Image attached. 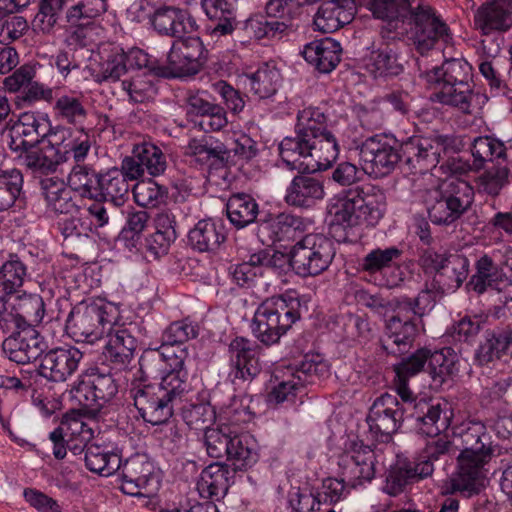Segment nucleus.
<instances>
[{
  "label": "nucleus",
  "mask_w": 512,
  "mask_h": 512,
  "mask_svg": "<svg viewBox=\"0 0 512 512\" xmlns=\"http://www.w3.org/2000/svg\"><path fill=\"white\" fill-rule=\"evenodd\" d=\"M338 464L342 479H325L322 491L317 493V497H321L324 504H334L345 497V481L356 487L370 482L375 476L374 453L369 447L361 446L345 451L340 456Z\"/></svg>",
  "instance_id": "6"
},
{
  "label": "nucleus",
  "mask_w": 512,
  "mask_h": 512,
  "mask_svg": "<svg viewBox=\"0 0 512 512\" xmlns=\"http://www.w3.org/2000/svg\"><path fill=\"white\" fill-rule=\"evenodd\" d=\"M205 92L190 93L187 97V114L195 116V126L204 132L219 131L227 125L224 108L208 101Z\"/></svg>",
  "instance_id": "22"
},
{
  "label": "nucleus",
  "mask_w": 512,
  "mask_h": 512,
  "mask_svg": "<svg viewBox=\"0 0 512 512\" xmlns=\"http://www.w3.org/2000/svg\"><path fill=\"white\" fill-rule=\"evenodd\" d=\"M27 277L26 265L18 257H11L0 267V296L18 293Z\"/></svg>",
  "instance_id": "54"
},
{
  "label": "nucleus",
  "mask_w": 512,
  "mask_h": 512,
  "mask_svg": "<svg viewBox=\"0 0 512 512\" xmlns=\"http://www.w3.org/2000/svg\"><path fill=\"white\" fill-rule=\"evenodd\" d=\"M359 155L365 173L375 178L391 173L401 159L397 141L384 135L367 138Z\"/></svg>",
  "instance_id": "11"
},
{
  "label": "nucleus",
  "mask_w": 512,
  "mask_h": 512,
  "mask_svg": "<svg viewBox=\"0 0 512 512\" xmlns=\"http://www.w3.org/2000/svg\"><path fill=\"white\" fill-rule=\"evenodd\" d=\"M310 143L301 133H296L295 137H285L281 141L279 153L282 161L289 169L308 173L306 165L308 163Z\"/></svg>",
  "instance_id": "44"
},
{
  "label": "nucleus",
  "mask_w": 512,
  "mask_h": 512,
  "mask_svg": "<svg viewBox=\"0 0 512 512\" xmlns=\"http://www.w3.org/2000/svg\"><path fill=\"white\" fill-rule=\"evenodd\" d=\"M363 5L375 18L386 22L397 36L407 35L414 49L421 55L435 51L438 41L448 42L450 30L435 10L424 3L411 8L409 0H363Z\"/></svg>",
  "instance_id": "1"
},
{
  "label": "nucleus",
  "mask_w": 512,
  "mask_h": 512,
  "mask_svg": "<svg viewBox=\"0 0 512 512\" xmlns=\"http://www.w3.org/2000/svg\"><path fill=\"white\" fill-rule=\"evenodd\" d=\"M49 131L47 118L24 112L9 130V146L13 151H27L44 140Z\"/></svg>",
  "instance_id": "19"
},
{
  "label": "nucleus",
  "mask_w": 512,
  "mask_h": 512,
  "mask_svg": "<svg viewBox=\"0 0 512 512\" xmlns=\"http://www.w3.org/2000/svg\"><path fill=\"white\" fill-rule=\"evenodd\" d=\"M230 486V469L221 462H215L205 467L197 481L199 495L205 499L220 500Z\"/></svg>",
  "instance_id": "37"
},
{
  "label": "nucleus",
  "mask_w": 512,
  "mask_h": 512,
  "mask_svg": "<svg viewBox=\"0 0 512 512\" xmlns=\"http://www.w3.org/2000/svg\"><path fill=\"white\" fill-rule=\"evenodd\" d=\"M151 25L161 35L182 37L198 29L197 22L186 10L160 5Z\"/></svg>",
  "instance_id": "24"
},
{
  "label": "nucleus",
  "mask_w": 512,
  "mask_h": 512,
  "mask_svg": "<svg viewBox=\"0 0 512 512\" xmlns=\"http://www.w3.org/2000/svg\"><path fill=\"white\" fill-rule=\"evenodd\" d=\"M474 202V188L461 178L449 177L427 192L425 203L429 219L437 225H451Z\"/></svg>",
  "instance_id": "5"
},
{
  "label": "nucleus",
  "mask_w": 512,
  "mask_h": 512,
  "mask_svg": "<svg viewBox=\"0 0 512 512\" xmlns=\"http://www.w3.org/2000/svg\"><path fill=\"white\" fill-rule=\"evenodd\" d=\"M358 190V205L363 214V221L367 225H375L383 217L386 207L384 191L374 185L356 187Z\"/></svg>",
  "instance_id": "46"
},
{
  "label": "nucleus",
  "mask_w": 512,
  "mask_h": 512,
  "mask_svg": "<svg viewBox=\"0 0 512 512\" xmlns=\"http://www.w3.org/2000/svg\"><path fill=\"white\" fill-rule=\"evenodd\" d=\"M362 68L374 79L397 76L404 69L398 51L389 45L373 48L363 57Z\"/></svg>",
  "instance_id": "32"
},
{
  "label": "nucleus",
  "mask_w": 512,
  "mask_h": 512,
  "mask_svg": "<svg viewBox=\"0 0 512 512\" xmlns=\"http://www.w3.org/2000/svg\"><path fill=\"white\" fill-rule=\"evenodd\" d=\"M403 147L408 162L414 167L418 166L421 171L435 168L442 155L460 150L456 139L448 135L413 138Z\"/></svg>",
  "instance_id": "12"
},
{
  "label": "nucleus",
  "mask_w": 512,
  "mask_h": 512,
  "mask_svg": "<svg viewBox=\"0 0 512 512\" xmlns=\"http://www.w3.org/2000/svg\"><path fill=\"white\" fill-rule=\"evenodd\" d=\"M23 188V175L18 169L0 173V212L14 206Z\"/></svg>",
  "instance_id": "61"
},
{
  "label": "nucleus",
  "mask_w": 512,
  "mask_h": 512,
  "mask_svg": "<svg viewBox=\"0 0 512 512\" xmlns=\"http://www.w3.org/2000/svg\"><path fill=\"white\" fill-rule=\"evenodd\" d=\"M356 197H358V190L353 188L344 190L329 200L327 212L333 224L346 228L364 223V216Z\"/></svg>",
  "instance_id": "28"
},
{
  "label": "nucleus",
  "mask_w": 512,
  "mask_h": 512,
  "mask_svg": "<svg viewBox=\"0 0 512 512\" xmlns=\"http://www.w3.org/2000/svg\"><path fill=\"white\" fill-rule=\"evenodd\" d=\"M473 167L481 169L486 162L504 160L506 147L504 143L490 136L477 137L471 145Z\"/></svg>",
  "instance_id": "55"
},
{
  "label": "nucleus",
  "mask_w": 512,
  "mask_h": 512,
  "mask_svg": "<svg viewBox=\"0 0 512 512\" xmlns=\"http://www.w3.org/2000/svg\"><path fill=\"white\" fill-rule=\"evenodd\" d=\"M131 393L134 405L145 422L161 425L173 415L174 402L158 386L138 385Z\"/></svg>",
  "instance_id": "14"
},
{
  "label": "nucleus",
  "mask_w": 512,
  "mask_h": 512,
  "mask_svg": "<svg viewBox=\"0 0 512 512\" xmlns=\"http://www.w3.org/2000/svg\"><path fill=\"white\" fill-rule=\"evenodd\" d=\"M309 157L306 168L308 173L326 170L331 167L339 154L338 142L332 132L310 140Z\"/></svg>",
  "instance_id": "41"
},
{
  "label": "nucleus",
  "mask_w": 512,
  "mask_h": 512,
  "mask_svg": "<svg viewBox=\"0 0 512 512\" xmlns=\"http://www.w3.org/2000/svg\"><path fill=\"white\" fill-rule=\"evenodd\" d=\"M178 38L167 55L169 69L176 77L196 73L198 61L204 52L201 39L199 37Z\"/></svg>",
  "instance_id": "20"
},
{
  "label": "nucleus",
  "mask_w": 512,
  "mask_h": 512,
  "mask_svg": "<svg viewBox=\"0 0 512 512\" xmlns=\"http://www.w3.org/2000/svg\"><path fill=\"white\" fill-rule=\"evenodd\" d=\"M230 372L232 382L250 381L260 372V364L253 344L245 338L237 337L229 345Z\"/></svg>",
  "instance_id": "21"
},
{
  "label": "nucleus",
  "mask_w": 512,
  "mask_h": 512,
  "mask_svg": "<svg viewBox=\"0 0 512 512\" xmlns=\"http://www.w3.org/2000/svg\"><path fill=\"white\" fill-rule=\"evenodd\" d=\"M335 256L333 242L321 234H308L290 252L289 263L296 274L307 277L325 271Z\"/></svg>",
  "instance_id": "7"
},
{
  "label": "nucleus",
  "mask_w": 512,
  "mask_h": 512,
  "mask_svg": "<svg viewBox=\"0 0 512 512\" xmlns=\"http://www.w3.org/2000/svg\"><path fill=\"white\" fill-rule=\"evenodd\" d=\"M324 186L317 178L300 175L294 177L289 187L285 200L288 204L298 207H311L318 200L324 198Z\"/></svg>",
  "instance_id": "39"
},
{
  "label": "nucleus",
  "mask_w": 512,
  "mask_h": 512,
  "mask_svg": "<svg viewBox=\"0 0 512 512\" xmlns=\"http://www.w3.org/2000/svg\"><path fill=\"white\" fill-rule=\"evenodd\" d=\"M342 48L332 38L314 40L306 44L302 55L304 59L321 73H330L341 60Z\"/></svg>",
  "instance_id": "34"
},
{
  "label": "nucleus",
  "mask_w": 512,
  "mask_h": 512,
  "mask_svg": "<svg viewBox=\"0 0 512 512\" xmlns=\"http://www.w3.org/2000/svg\"><path fill=\"white\" fill-rule=\"evenodd\" d=\"M459 357L450 347L431 352L429 350L428 372L435 386H442L458 372Z\"/></svg>",
  "instance_id": "43"
},
{
  "label": "nucleus",
  "mask_w": 512,
  "mask_h": 512,
  "mask_svg": "<svg viewBox=\"0 0 512 512\" xmlns=\"http://www.w3.org/2000/svg\"><path fill=\"white\" fill-rule=\"evenodd\" d=\"M226 211L231 224L240 229L255 221L258 204L250 195L238 193L229 198Z\"/></svg>",
  "instance_id": "52"
},
{
  "label": "nucleus",
  "mask_w": 512,
  "mask_h": 512,
  "mask_svg": "<svg viewBox=\"0 0 512 512\" xmlns=\"http://www.w3.org/2000/svg\"><path fill=\"white\" fill-rule=\"evenodd\" d=\"M98 198L120 206L128 197L129 184L118 168H112L99 175Z\"/></svg>",
  "instance_id": "48"
},
{
  "label": "nucleus",
  "mask_w": 512,
  "mask_h": 512,
  "mask_svg": "<svg viewBox=\"0 0 512 512\" xmlns=\"http://www.w3.org/2000/svg\"><path fill=\"white\" fill-rule=\"evenodd\" d=\"M108 341L105 345L104 355L117 369L127 367L134 357L137 340L129 328L114 326L113 331L106 332Z\"/></svg>",
  "instance_id": "30"
},
{
  "label": "nucleus",
  "mask_w": 512,
  "mask_h": 512,
  "mask_svg": "<svg viewBox=\"0 0 512 512\" xmlns=\"http://www.w3.org/2000/svg\"><path fill=\"white\" fill-rule=\"evenodd\" d=\"M419 77L427 86L439 83H470L471 66L463 59L445 61L440 67L428 68L421 60H417Z\"/></svg>",
  "instance_id": "26"
},
{
  "label": "nucleus",
  "mask_w": 512,
  "mask_h": 512,
  "mask_svg": "<svg viewBox=\"0 0 512 512\" xmlns=\"http://www.w3.org/2000/svg\"><path fill=\"white\" fill-rule=\"evenodd\" d=\"M274 386L268 395L270 403L280 404L292 400L302 384L293 373V367L276 368L273 374Z\"/></svg>",
  "instance_id": "53"
},
{
  "label": "nucleus",
  "mask_w": 512,
  "mask_h": 512,
  "mask_svg": "<svg viewBox=\"0 0 512 512\" xmlns=\"http://www.w3.org/2000/svg\"><path fill=\"white\" fill-rule=\"evenodd\" d=\"M509 183V169L503 165L493 166L476 179L478 193L496 197Z\"/></svg>",
  "instance_id": "62"
},
{
  "label": "nucleus",
  "mask_w": 512,
  "mask_h": 512,
  "mask_svg": "<svg viewBox=\"0 0 512 512\" xmlns=\"http://www.w3.org/2000/svg\"><path fill=\"white\" fill-rule=\"evenodd\" d=\"M120 318L119 308L110 302L96 300L81 302L70 311L66 331L76 342L90 344L113 331Z\"/></svg>",
  "instance_id": "4"
},
{
  "label": "nucleus",
  "mask_w": 512,
  "mask_h": 512,
  "mask_svg": "<svg viewBox=\"0 0 512 512\" xmlns=\"http://www.w3.org/2000/svg\"><path fill=\"white\" fill-rule=\"evenodd\" d=\"M85 464L91 472L107 477L120 469L121 458L109 447L91 443L85 452Z\"/></svg>",
  "instance_id": "47"
},
{
  "label": "nucleus",
  "mask_w": 512,
  "mask_h": 512,
  "mask_svg": "<svg viewBox=\"0 0 512 512\" xmlns=\"http://www.w3.org/2000/svg\"><path fill=\"white\" fill-rule=\"evenodd\" d=\"M474 24L483 34L508 30L512 26V1L494 0L481 5L474 15Z\"/></svg>",
  "instance_id": "27"
},
{
  "label": "nucleus",
  "mask_w": 512,
  "mask_h": 512,
  "mask_svg": "<svg viewBox=\"0 0 512 512\" xmlns=\"http://www.w3.org/2000/svg\"><path fill=\"white\" fill-rule=\"evenodd\" d=\"M410 408L419 411V413H413L411 416L416 418L418 430L422 434L436 436L449 425L448 418L441 417L442 408L440 403L429 404L425 401H420L415 404L413 402Z\"/></svg>",
  "instance_id": "50"
},
{
  "label": "nucleus",
  "mask_w": 512,
  "mask_h": 512,
  "mask_svg": "<svg viewBox=\"0 0 512 512\" xmlns=\"http://www.w3.org/2000/svg\"><path fill=\"white\" fill-rule=\"evenodd\" d=\"M299 308L300 301L290 294L265 299L254 313L253 335L266 346L277 343L299 320Z\"/></svg>",
  "instance_id": "3"
},
{
  "label": "nucleus",
  "mask_w": 512,
  "mask_h": 512,
  "mask_svg": "<svg viewBox=\"0 0 512 512\" xmlns=\"http://www.w3.org/2000/svg\"><path fill=\"white\" fill-rule=\"evenodd\" d=\"M491 453L459 454L457 472L450 478L452 492L478 493L485 478L484 466Z\"/></svg>",
  "instance_id": "16"
},
{
  "label": "nucleus",
  "mask_w": 512,
  "mask_h": 512,
  "mask_svg": "<svg viewBox=\"0 0 512 512\" xmlns=\"http://www.w3.org/2000/svg\"><path fill=\"white\" fill-rule=\"evenodd\" d=\"M227 459L231 461L234 470H245L258 461L256 440L247 434L231 437Z\"/></svg>",
  "instance_id": "51"
},
{
  "label": "nucleus",
  "mask_w": 512,
  "mask_h": 512,
  "mask_svg": "<svg viewBox=\"0 0 512 512\" xmlns=\"http://www.w3.org/2000/svg\"><path fill=\"white\" fill-rule=\"evenodd\" d=\"M467 288L477 294H483L488 289H492L505 293L508 298V278L487 255L477 260L476 273L467 283Z\"/></svg>",
  "instance_id": "33"
},
{
  "label": "nucleus",
  "mask_w": 512,
  "mask_h": 512,
  "mask_svg": "<svg viewBox=\"0 0 512 512\" xmlns=\"http://www.w3.org/2000/svg\"><path fill=\"white\" fill-rule=\"evenodd\" d=\"M99 175L86 165H75L67 178L69 188L82 197L98 199Z\"/></svg>",
  "instance_id": "56"
},
{
  "label": "nucleus",
  "mask_w": 512,
  "mask_h": 512,
  "mask_svg": "<svg viewBox=\"0 0 512 512\" xmlns=\"http://www.w3.org/2000/svg\"><path fill=\"white\" fill-rule=\"evenodd\" d=\"M302 220L289 213H281L263 226L273 242L292 240L301 229Z\"/></svg>",
  "instance_id": "63"
},
{
  "label": "nucleus",
  "mask_w": 512,
  "mask_h": 512,
  "mask_svg": "<svg viewBox=\"0 0 512 512\" xmlns=\"http://www.w3.org/2000/svg\"><path fill=\"white\" fill-rule=\"evenodd\" d=\"M123 49L113 46L100 52V60L91 68V75L97 83L116 82L126 71Z\"/></svg>",
  "instance_id": "42"
},
{
  "label": "nucleus",
  "mask_w": 512,
  "mask_h": 512,
  "mask_svg": "<svg viewBox=\"0 0 512 512\" xmlns=\"http://www.w3.org/2000/svg\"><path fill=\"white\" fill-rule=\"evenodd\" d=\"M331 132L327 127L325 113L316 107H307L297 115L296 133H301L309 141Z\"/></svg>",
  "instance_id": "57"
},
{
  "label": "nucleus",
  "mask_w": 512,
  "mask_h": 512,
  "mask_svg": "<svg viewBox=\"0 0 512 512\" xmlns=\"http://www.w3.org/2000/svg\"><path fill=\"white\" fill-rule=\"evenodd\" d=\"M52 102L54 117L61 122L77 125L83 124L87 119L86 98L82 92L56 91Z\"/></svg>",
  "instance_id": "35"
},
{
  "label": "nucleus",
  "mask_w": 512,
  "mask_h": 512,
  "mask_svg": "<svg viewBox=\"0 0 512 512\" xmlns=\"http://www.w3.org/2000/svg\"><path fill=\"white\" fill-rule=\"evenodd\" d=\"M82 358L76 347L51 349L41 356L39 373L49 381L64 382L77 371Z\"/></svg>",
  "instance_id": "18"
},
{
  "label": "nucleus",
  "mask_w": 512,
  "mask_h": 512,
  "mask_svg": "<svg viewBox=\"0 0 512 512\" xmlns=\"http://www.w3.org/2000/svg\"><path fill=\"white\" fill-rule=\"evenodd\" d=\"M412 405L400 403L395 395L385 393L372 404L367 423L369 429L377 437L388 439L401 426L404 415Z\"/></svg>",
  "instance_id": "13"
},
{
  "label": "nucleus",
  "mask_w": 512,
  "mask_h": 512,
  "mask_svg": "<svg viewBox=\"0 0 512 512\" xmlns=\"http://www.w3.org/2000/svg\"><path fill=\"white\" fill-rule=\"evenodd\" d=\"M491 453L459 454L457 472L450 478L452 492L478 493L485 478L484 466Z\"/></svg>",
  "instance_id": "17"
},
{
  "label": "nucleus",
  "mask_w": 512,
  "mask_h": 512,
  "mask_svg": "<svg viewBox=\"0 0 512 512\" xmlns=\"http://www.w3.org/2000/svg\"><path fill=\"white\" fill-rule=\"evenodd\" d=\"M123 493L134 497H152L159 488V477L154 463L145 454H135L121 465Z\"/></svg>",
  "instance_id": "10"
},
{
  "label": "nucleus",
  "mask_w": 512,
  "mask_h": 512,
  "mask_svg": "<svg viewBox=\"0 0 512 512\" xmlns=\"http://www.w3.org/2000/svg\"><path fill=\"white\" fill-rule=\"evenodd\" d=\"M157 356L166 363L169 370L164 374L160 383L151 385L158 386L161 392L175 403L189 390L188 372L185 367L188 351L187 349H178L176 352L164 348L163 352H157Z\"/></svg>",
  "instance_id": "15"
},
{
  "label": "nucleus",
  "mask_w": 512,
  "mask_h": 512,
  "mask_svg": "<svg viewBox=\"0 0 512 512\" xmlns=\"http://www.w3.org/2000/svg\"><path fill=\"white\" fill-rule=\"evenodd\" d=\"M225 239L223 224L210 219L200 220L188 234L190 245L200 252L216 251Z\"/></svg>",
  "instance_id": "40"
},
{
  "label": "nucleus",
  "mask_w": 512,
  "mask_h": 512,
  "mask_svg": "<svg viewBox=\"0 0 512 512\" xmlns=\"http://www.w3.org/2000/svg\"><path fill=\"white\" fill-rule=\"evenodd\" d=\"M153 78L152 75L139 73L130 79L123 80L121 88L127 94L129 101L143 103L153 99L157 94Z\"/></svg>",
  "instance_id": "60"
},
{
  "label": "nucleus",
  "mask_w": 512,
  "mask_h": 512,
  "mask_svg": "<svg viewBox=\"0 0 512 512\" xmlns=\"http://www.w3.org/2000/svg\"><path fill=\"white\" fill-rule=\"evenodd\" d=\"M199 334V325L189 319H183L171 323L162 334V345L158 352H163V349H170L171 351H178V349H184L178 346L176 349L173 348L175 345L185 343L190 339H194Z\"/></svg>",
  "instance_id": "58"
},
{
  "label": "nucleus",
  "mask_w": 512,
  "mask_h": 512,
  "mask_svg": "<svg viewBox=\"0 0 512 512\" xmlns=\"http://www.w3.org/2000/svg\"><path fill=\"white\" fill-rule=\"evenodd\" d=\"M284 255L268 249L260 250L250 255L248 261L229 267L232 280L241 287H250L256 280L262 267H276Z\"/></svg>",
  "instance_id": "31"
},
{
  "label": "nucleus",
  "mask_w": 512,
  "mask_h": 512,
  "mask_svg": "<svg viewBox=\"0 0 512 512\" xmlns=\"http://www.w3.org/2000/svg\"><path fill=\"white\" fill-rule=\"evenodd\" d=\"M118 387L109 373L98 368L85 371L70 390L71 396L79 405L89 411H97L111 400Z\"/></svg>",
  "instance_id": "9"
},
{
  "label": "nucleus",
  "mask_w": 512,
  "mask_h": 512,
  "mask_svg": "<svg viewBox=\"0 0 512 512\" xmlns=\"http://www.w3.org/2000/svg\"><path fill=\"white\" fill-rule=\"evenodd\" d=\"M43 195L47 207L60 214H71L78 210L73 200L72 190L67 188L62 181L46 179L42 181Z\"/></svg>",
  "instance_id": "49"
},
{
  "label": "nucleus",
  "mask_w": 512,
  "mask_h": 512,
  "mask_svg": "<svg viewBox=\"0 0 512 512\" xmlns=\"http://www.w3.org/2000/svg\"><path fill=\"white\" fill-rule=\"evenodd\" d=\"M2 351L17 364H28L42 355L41 341L35 328L13 331L2 343Z\"/></svg>",
  "instance_id": "23"
},
{
  "label": "nucleus",
  "mask_w": 512,
  "mask_h": 512,
  "mask_svg": "<svg viewBox=\"0 0 512 512\" xmlns=\"http://www.w3.org/2000/svg\"><path fill=\"white\" fill-rule=\"evenodd\" d=\"M107 9V0H39L31 27L36 34L52 35L60 19L78 28L102 16Z\"/></svg>",
  "instance_id": "2"
},
{
  "label": "nucleus",
  "mask_w": 512,
  "mask_h": 512,
  "mask_svg": "<svg viewBox=\"0 0 512 512\" xmlns=\"http://www.w3.org/2000/svg\"><path fill=\"white\" fill-rule=\"evenodd\" d=\"M357 0H324L315 16L317 30L331 33L349 24L356 13Z\"/></svg>",
  "instance_id": "25"
},
{
  "label": "nucleus",
  "mask_w": 512,
  "mask_h": 512,
  "mask_svg": "<svg viewBox=\"0 0 512 512\" xmlns=\"http://www.w3.org/2000/svg\"><path fill=\"white\" fill-rule=\"evenodd\" d=\"M428 357L429 349L421 348L394 366L396 373L394 389L405 404L412 405L416 400V395L409 388L408 381L424 369L425 364L428 363Z\"/></svg>",
  "instance_id": "29"
},
{
  "label": "nucleus",
  "mask_w": 512,
  "mask_h": 512,
  "mask_svg": "<svg viewBox=\"0 0 512 512\" xmlns=\"http://www.w3.org/2000/svg\"><path fill=\"white\" fill-rule=\"evenodd\" d=\"M135 156L151 176L161 175L166 170L167 162L162 150L151 142L135 145Z\"/></svg>",
  "instance_id": "64"
},
{
  "label": "nucleus",
  "mask_w": 512,
  "mask_h": 512,
  "mask_svg": "<svg viewBox=\"0 0 512 512\" xmlns=\"http://www.w3.org/2000/svg\"><path fill=\"white\" fill-rule=\"evenodd\" d=\"M245 88L249 89L260 99L273 96L279 86L280 73L272 66L264 65L253 73H246L241 76Z\"/></svg>",
  "instance_id": "45"
},
{
  "label": "nucleus",
  "mask_w": 512,
  "mask_h": 512,
  "mask_svg": "<svg viewBox=\"0 0 512 512\" xmlns=\"http://www.w3.org/2000/svg\"><path fill=\"white\" fill-rule=\"evenodd\" d=\"M408 305L398 304L394 312L385 320V337L381 345L388 354L400 355L406 352L416 337L424 330L422 319L409 313Z\"/></svg>",
  "instance_id": "8"
},
{
  "label": "nucleus",
  "mask_w": 512,
  "mask_h": 512,
  "mask_svg": "<svg viewBox=\"0 0 512 512\" xmlns=\"http://www.w3.org/2000/svg\"><path fill=\"white\" fill-rule=\"evenodd\" d=\"M435 89L429 96L434 103L450 106L460 112L471 113L474 90L471 83H439L435 86H428Z\"/></svg>",
  "instance_id": "36"
},
{
  "label": "nucleus",
  "mask_w": 512,
  "mask_h": 512,
  "mask_svg": "<svg viewBox=\"0 0 512 512\" xmlns=\"http://www.w3.org/2000/svg\"><path fill=\"white\" fill-rule=\"evenodd\" d=\"M469 261L459 254L449 255L444 268L436 276L437 282L447 289H458L468 275Z\"/></svg>",
  "instance_id": "59"
},
{
  "label": "nucleus",
  "mask_w": 512,
  "mask_h": 512,
  "mask_svg": "<svg viewBox=\"0 0 512 512\" xmlns=\"http://www.w3.org/2000/svg\"><path fill=\"white\" fill-rule=\"evenodd\" d=\"M433 470L434 467L428 463L415 464L413 467L398 463L388 471L383 490L391 496H397L404 492L408 485L430 476Z\"/></svg>",
  "instance_id": "38"
}]
</instances>
